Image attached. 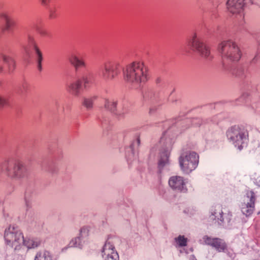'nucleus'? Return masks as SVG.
<instances>
[{
	"label": "nucleus",
	"mask_w": 260,
	"mask_h": 260,
	"mask_svg": "<svg viewBox=\"0 0 260 260\" xmlns=\"http://www.w3.org/2000/svg\"><path fill=\"white\" fill-rule=\"evenodd\" d=\"M30 84L28 82L26 81L22 82L20 87V90L22 93H27L30 90Z\"/></svg>",
	"instance_id": "nucleus-31"
},
{
	"label": "nucleus",
	"mask_w": 260,
	"mask_h": 260,
	"mask_svg": "<svg viewBox=\"0 0 260 260\" xmlns=\"http://www.w3.org/2000/svg\"><path fill=\"white\" fill-rule=\"evenodd\" d=\"M171 153V149L167 148L161 151L160 154V159L158 162L159 168H162L169 164V156Z\"/></svg>",
	"instance_id": "nucleus-17"
},
{
	"label": "nucleus",
	"mask_w": 260,
	"mask_h": 260,
	"mask_svg": "<svg viewBox=\"0 0 260 260\" xmlns=\"http://www.w3.org/2000/svg\"><path fill=\"white\" fill-rule=\"evenodd\" d=\"M211 218L212 220H217L218 223L220 224L219 221L222 222L223 218L222 216L223 212L221 206H216L211 209Z\"/></svg>",
	"instance_id": "nucleus-18"
},
{
	"label": "nucleus",
	"mask_w": 260,
	"mask_h": 260,
	"mask_svg": "<svg viewBox=\"0 0 260 260\" xmlns=\"http://www.w3.org/2000/svg\"><path fill=\"white\" fill-rule=\"evenodd\" d=\"M35 260H52L50 253L48 251H40L35 256Z\"/></svg>",
	"instance_id": "nucleus-24"
},
{
	"label": "nucleus",
	"mask_w": 260,
	"mask_h": 260,
	"mask_svg": "<svg viewBox=\"0 0 260 260\" xmlns=\"http://www.w3.org/2000/svg\"><path fill=\"white\" fill-rule=\"evenodd\" d=\"M187 43L189 46L196 49H206L208 47L206 42L204 40L198 38L196 33H194L188 39Z\"/></svg>",
	"instance_id": "nucleus-13"
},
{
	"label": "nucleus",
	"mask_w": 260,
	"mask_h": 260,
	"mask_svg": "<svg viewBox=\"0 0 260 260\" xmlns=\"http://www.w3.org/2000/svg\"><path fill=\"white\" fill-rule=\"evenodd\" d=\"M259 58V57H258L257 56H256L255 57L254 59L255 58V59H257V58Z\"/></svg>",
	"instance_id": "nucleus-37"
},
{
	"label": "nucleus",
	"mask_w": 260,
	"mask_h": 260,
	"mask_svg": "<svg viewBox=\"0 0 260 260\" xmlns=\"http://www.w3.org/2000/svg\"><path fill=\"white\" fill-rule=\"evenodd\" d=\"M221 54L224 60L237 61L241 58L242 53L240 50H221Z\"/></svg>",
	"instance_id": "nucleus-12"
},
{
	"label": "nucleus",
	"mask_w": 260,
	"mask_h": 260,
	"mask_svg": "<svg viewBox=\"0 0 260 260\" xmlns=\"http://www.w3.org/2000/svg\"><path fill=\"white\" fill-rule=\"evenodd\" d=\"M203 240L206 244L214 247L219 252H224L227 249L226 244L223 239L205 236Z\"/></svg>",
	"instance_id": "nucleus-9"
},
{
	"label": "nucleus",
	"mask_w": 260,
	"mask_h": 260,
	"mask_svg": "<svg viewBox=\"0 0 260 260\" xmlns=\"http://www.w3.org/2000/svg\"><path fill=\"white\" fill-rule=\"evenodd\" d=\"M40 241L37 239L30 238H26L24 239L23 238L22 245L25 246L28 249L35 248L40 245Z\"/></svg>",
	"instance_id": "nucleus-22"
},
{
	"label": "nucleus",
	"mask_w": 260,
	"mask_h": 260,
	"mask_svg": "<svg viewBox=\"0 0 260 260\" xmlns=\"http://www.w3.org/2000/svg\"><path fill=\"white\" fill-rule=\"evenodd\" d=\"M58 15V8L56 6H52L49 9V18L53 19Z\"/></svg>",
	"instance_id": "nucleus-29"
},
{
	"label": "nucleus",
	"mask_w": 260,
	"mask_h": 260,
	"mask_svg": "<svg viewBox=\"0 0 260 260\" xmlns=\"http://www.w3.org/2000/svg\"><path fill=\"white\" fill-rule=\"evenodd\" d=\"M82 81L84 88H88L93 84V77L90 74L84 76L82 78Z\"/></svg>",
	"instance_id": "nucleus-28"
},
{
	"label": "nucleus",
	"mask_w": 260,
	"mask_h": 260,
	"mask_svg": "<svg viewBox=\"0 0 260 260\" xmlns=\"http://www.w3.org/2000/svg\"><path fill=\"white\" fill-rule=\"evenodd\" d=\"M4 239L7 245L17 250L22 246L23 235L18 228L10 225L5 230Z\"/></svg>",
	"instance_id": "nucleus-4"
},
{
	"label": "nucleus",
	"mask_w": 260,
	"mask_h": 260,
	"mask_svg": "<svg viewBox=\"0 0 260 260\" xmlns=\"http://www.w3.org/2000/svg\"><path fill=\"white\" fill-rule=\"evenodd\" d=\"M246 197L249 199L247 202H244L241 205V210L243 214L249 216L252 214L255 208V197L253 191H248Z\"/></svg>",
	"instance_id": "nucleus-7"
},
{
	"label": "nucleus",
	"mask_w": 260,
	"mask_h": 260,
	"mask_svg": "<svg viewBox=\"0 0 260 260\" xmlns=\"http://www.w3.org/2000/svg\"><path fill=\"white\" fill-rule=\"evenodd\" d=\"M175 240L180 247H184L187 245V239L183 236L179 235Z\"/></svg>",
	"instance_id": "nucleus-30"
},
{
	"label": "nucleus",
	"mask_w": 260,
	"mask_h": 260,
	"mask_svg": "<svg viewBox=\"0 0 260 260\" xmlns=\"http://www.w3.org/2000/svg\"><path fill=\"white\" fill-rule=\"evenodd\" d=\"M104 260H119V255L112 243L108 240L106 242L102 251Z\"/></svg>",
	"instance_id": "nucleus-8"
},
{
	"label": "nucleus",
	"mask_w": 260,
	"mask_h": 260,
	"mask_svg": "<svg viewBox=\"0 0 260 260\" xmlns=\"http://www.w3.org/2000/svg\"><path fill=\"white\" fill-rule=\"evenodd\" d=\"M0 170L12 178L21 179L27 176L24 165L20 161H14L11 158L5 159L0 164Z\"/></svg>",
	"instance_id": "nucleus-3"
},
{
	"label": "nucleus",
	"mask_w": 260,
	"mask_h": 260,
	"mask_svg": "<svg viewBox=\"0 0 260 260\" xmlns=\"http://www.w3.org/2000/svg\"><path fill=\"white\" fill-rule=\"evenodd\" d=\"M199 155L194 152L182 153L179 158L181 170L185 174H189L194 170L199 164Z\"/></svg>",
	"instance_id": "nucleus-5"
},
{
	"label": "nucleus",
	"mask_w": 260,
	"mask_h": 260,
	"mask_svg": "<svg viewBox=\"0 0 260 260\" xmlns=\"http://www.w3.org/2000/svg\"><path fill=\"white\" fill-rule=\"evenodd\" d=\"M27 47L30 49H39L41 46L38 44L34 37L29 35L27 37Z\"/></svg>",
	"instance_id": "nucleus-25"
},
{
	"label": "nucleus",
	"mask_w": 260,
	"mask_h": 260,
	"mask_svg": "<svg viewBox=\"0 0 260 260\" xmlns=\"http://www.w3.org/2000/svg\"><path fill=\"white\" fill-rule=\"evenodd\" d=\"M42 55V53L40 50H35V51L33 53V56L35 59L37 61V67L39 71H41L42 70L41 61L43 59Z\"/></svg>",
	"instance_id": "nucleus-27"
},
{
	"label": "nucleus",
	"mask_w": 260,
	"mask_h": 260,
	"mask_svg": "<svg viewBox=\"0 0 260 260\" xmlns=\"http://www.w3.org/2000/svg\"><path fill=\"white\" fill-rule=\"evenodd\" d=\"M231 73L237 77H242L243 74V70L242 68L237 69L231 71Z\"/></svg>",
	"instance_id": "nucleus-34"
},
{
	"label": "nucleus",
	"mask_w": 260,
	"mask_h": 260,
	"mask_svg": "<svg viewBox=\"0 0 260 260\" xmlns=\"http://www.w3.org/2000/svg\"><path fill=\"white\" fill-rule=\"evenodd\" d=\"M41 35H45V33L41 32Z\"/></svg>",
	"instance_id": "nucleus-38"
},
{
	"label": "nucleus",
	"mask_w": 260,
	"mask_h": 260,
	"mask_svg": "<svg viewBox=\"0 0 260 260\" xmlns=\"http://www.w3.org/2000/svg\"><path fill=\"white\" fill-rule=\"evenodd\" d=\"M228 139L239 150L245 147L249 140V133L243 125H235L228 129L226 132Z\"/></svg>",
	"instance_id": "nucleus-2"
},
{
	"label": "nucleus",
	"mask_w": 260,
	"mask_h": 260,
	"mask_svg": "<svg viewBox=\"0 0 260 260\" xmlns=\"http://www.w3.org/2000/svg\"><path fill=\"white\" fill-rule=\"evenodd\" d=\"M6 103V100L0 95V107L3 106Z\"/></svg>",
	"instance_id": "nucleus-36"
},
{
	"label": "nucleus",
	"mask_w": 260,
	"mask_h": 260,
	"mask_svg": "<svg viewBox=\"0 0 260 260\" xmlns=\"http://www.w3.org/2000/svg\"><path fill=\"white\" fill-rule=\"evenodd\" d=\"M198 54L206 58H210V50H198Z\"/></svg>",
	"instance_id": "nucleus-33"
},
{
	"label": "nucleus",
	"mask_w": 260,
	"mask_h": 260,
	"mask_svg": "<svg viewBox=\"0 0 260 260\" xmlns=\"http://www.w3.org/2000/svg\"><path fill=\"white\" fill-rule=\"evenodd\" d=\"M89 233V228L88 226H83L80 231V235L82 238L87 237Z\"/></svg>",
	"instance_id": "nucleus-32"
},
{
	"label": "nucleus",
	"mask_w": 260,
	"mask_h": 260,
	"mask_svg": "<svg viewBox=\"0 0 260 260\" xmlns=\"http://www.w3.org/2000/svg\"><path fill=\"white\" fill-rule=\"evenodd\" d=\"M51 0H39L41 6L43 7H48Z\"/></svg>",
	"instance_id": "nucleus-35"
},
{
	"label": "nucleus",
	"mask_w": 260,
	"mask_h": 260,
	"mask_svg": "<svg viewBox=\"0 0 260 260\" xmlns=\"http://www.w3.org/2000/svg\"><path fill=\"white\" fill-rule=\"evenodd\" d=\"M121 65L117 62H108L101 68L100 75L106 82L113 80L121 72Z\"/></svg>",
	"instance_id": "nucleus-6"
},
{
	"label": "nucleus",
	"mask_w": 260,
	"mask_h": 260,
	"mask_svg": "<svg viewBox=\"0 0 260 260\" xmlns=\"http://www.w3.org/2000/svg\"><path fill=\"white\" fill-rule=\"evenodd\" d=\"M237 47L236 44L231 40H223L219 44L220 49L231 48L235 49Z\"/></svg>",
	"instance_id": "nucleus-26"
},
{
	"label": "nucleus",
	"mask_w": 260,
	"mask_h": 260,
	"mask_svg": "<svg viewBox=\"0 0 260 260\" xmlns=\"http://www.w3.org/2000/svg\"><path fill=\"white\" fill-rule=\"evenodd\" d=\"M117 101L114 99H106L105 100L104 107L107 110L115 112L116 110Z\"/></svg>",
	"instance_id": "nucleus-21"
},
{
	"label": "nucleus",
	"mask_w": 260,
	"mask_h": 260,
	"mask_svg": "<svg viewBox=\"0 0 260 260\" xmlns=\"http://www.w3.org/2000/svg\"><path fill=\"white\" fill-rule=\"evenodd\" d=\"M123 77L126 82L134 87H139L147 80V68L143 62L134 61L123 69Z\"/></svg>",
	"instance_id": "nucleus-1"
},
{
	"label": "nucleus",
	"mask_w": 260,
	"mask_h": 260,
	"mask_svg": "<svg viewBox=\"0 0 260 260\" xmlns=\"http://www.w3.org/2000/svg\"><path fill=\"white\" fill-rule=\"evenodd\" d=\"M96 99V96H95L84 98L82 100V104L87 110H91L93 108V103Z\"/></svg>",
	"instance_id": "nucleus-23"
},
{
	"label": "nucleus",
	"mask_w": 260,
	"mask_h": 260,
	"mask_svg": "<svg viewBox=\"0 0 260 260\" xmlns=\"http://www.w3.org/2000/svg\"><path fill=\"white\" fill-rule=\"evenodd\" d=\"M0 18L3 20L5 23L3 28L4 31H9L15 26V21L7 13H1L0 14Z\"/></svg>",
	"instance_id": "nucleus-15"
},
{
	"label": "nucleus",
	"mask_w": 260,
	"mask_h": 260,
	"mask_svg": "<svg viewBox=\"0 0 260 260\" xmlns=\"http://www.w3.org/2000/svg\"><path fill=\"white\" fill-rule=\"evenodd\" d=\"M170 186L174 190L185 192L187 188L183 177L179 176H173L169 180Z\"/></svg>",
	"instance_id": "nucleus-11"
},
{
	"label": "nucleus",
	"mask_w": 260,
	"mask_h": 260,
	"mask_svg": "<svg viewBox=\"0 0 260 260\" xmlns=\"http://www.w3.org/2000/svg\"><path fill=\"white\" fill-rule=\"evenodd\" d=\"M81 86V81L79 79L69 83L67 85V88L68 91L71 94L75 96H78L79 94Z\"/></svg>",
	"instance_id": "nucleus-16"
},
{
	"label": "nucleus",
	"mask_w": 260,
	"mask_h": 260,
	"mask_svg": "<svg viewBox=\"0 0 260 260\" xmlns=\"http://www.w3.org/2000/svg\"><path fill=\"white\" fill-rule=\"evenodd\" d=\"M193 260H197V259H193Z\"/></svg>",
	"instance_id": "nucleus-39"
},
{
	"label": "nucleus",
	"mask_w": 260,
	"mask_h": 260,
	"mask_svg": "<svg viewBox=\"0 0 260 260\" xmlns=\"http://www.w3.org/2000/svg\"><path fill=\"white\" fill-rule=\"evenodd\" d=\"M244 0H228L226 5L228 10L232 13H240L243 9Z\"/></svg>",
	"instance_id": "nucleus-14"
},
{
	"label": "nucleus",
	"mask_w": 260,
	"mask_h": 260,
	"mask_svg": "<svg viewBox=\"0 0 260 260\" xmlns=\"http://www.w3.org/2000/svg\"><path fill=\"white\" fill-rule=\"evenodd\" d=\"M83 247V243L82 241V238L80 236L75 237L72 239L69 243L67 247L62 248V251L68 249V247H77L82 248Z\"/></svg>",
	"instance_id": "nucleus-20"
},
{
	"label": "nucleus",
	"mask_w": 260,
	"mask_h": 260,
	"mask_svg": "<svg viewBox=\"0 0 260 260\" xmlns=\"http://www.w3.org/2000/svg\"><path fill=\"white\" fill-rule=\"evenodd\" d=\"M15 63L13 58L4 54H0V73H9L14 71Z\"/></svg>",
	"instance_id": "nucleus-10"
},
{
	"label": "nucleus",
	"mask_w": 260,
	"mask_h": 260,
	"mask_svg": "<svg viewBox=\"0 0 260 260\" xmlns=\"http://www.w3.org/2000/svg\"><path fill=\"white\" fill-rule=\"evenodd\" d=\"M70 61L76 69L85 66V63L82 57L79 55H72L70 57Z\"/></svg>",
	"instance_id": "nucleus-19"
}]
</instances>
